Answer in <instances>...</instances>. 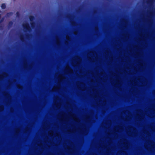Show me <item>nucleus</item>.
<instances>
[{
  "label": "nucleus",
  "mask_w": 155,
  "mask_h": 155,
  "mask_svg": "<svg viewBox=\"0 0 155 155\" xmlns=\"http://www.w3.org/2000/svg\"><path fill=\"white\" fill-rule=\"evenodd\" d=\"M58 89V87H54L53 89V91H54L57 90Z\"/></svg>",
  "instance_id": "39448f33"
},
{
  "label": "nucleus",
  "mask_w": 155,
  "mask_h": 155,
  "mask_svg": "<svg viewBox=\"0 0 155 155\" xmlns=\"http://www.w3.org/2000/svg\"><path fill=\"white\" fill-rule=\"evenodd\" d=\"M120 83V82H119V81L118 80H116V82H115V85L116 84H119Z\"/></svg>",
  "instance_id": "6e6552de"
},
{
  "label": "nucleus",
  "mask_w": 155,
  "mask_h": 155,
  "mask_svg": "<svg viewBox=\"0 0 155 155\" xmlns=\"http://www.w3.org/2000/svg\"><path fill=\"white\" fill-rule=\"evenodd\" d=\"M34 18V17L32 16H30L29 19H30V20L31 22L33 21Z\"/></svg>",
  "instance_id": "423d86ee"
},
{
  "label": "nucleus",
  "mask_w": 155,
  "mask_h": 155,
  "mask_svg": "<svg viewBox=\"0 0 155 155\" xmlns=\"http://www.w3.org/2000/svg\"><path fill=\"white\" fill-rule=\"evenodd\" d=\"M58 78L60 80V81H61L64 79L63 76L61 74H60L58 76Z\"/></svg>",
  "instance_id": "7ed1b4c3"
},
{
  "label": "nucleus",
  "mask_w": 155,
  "mask_h": 155,
  "mask_svg": "<svg viewBox=\"0 0 155 155\" xmlns=\"http://www.w3.org/2000/svg\"><path fill=\"white\" fill-rule=\"evenodd\" d=\"M65 70L67 72L69 73H71L72 72V69L68 66H66Z\"/></svg>",
  "instance_id": "f03ea898"
},
{
  "label": "nucleus",
  "mask_w": 155,
  "mask_h": 155,
  "mask_svg": "<svg viewBox=\"0 0 155 155\" xmlns=\"http://www.w3.org/2000/svg\"><path fill=\"white\" fill-rule=\"evenodd\" d=\"M48 134L51 137L53 135V132L52 131H49Z\"/></svg>",
  "instance_id": "20e7f679"
},
{
  "label": "nucleus",
  "mask_w": 155,
  "mask_h": 155,
  "mask_svg": "<svg viewBox=\"0 0 155 155\" xmlns=\"http://www.w3.org/2000/svg\"><path fill=\"white\" fill-rule=\"evenodd\" d=\"M1 29V28H0V29Z\"/></svg>",
  "instance_id": "9d476101"
},
{
  "label": "nucleus",
  "mask_w": 155,
  "mask_h": 155,
  "mask_svg": "<svg viewBox=\"0 0 155 155\" xmlns=\"http://www.w3.org/2000/svg\"><path fill=\"white\" fill-rule=\"evenodd\" d=\"M12 14V13H9L7 14L8 16L9 15Z\"/></svg>",
  "instance_id": "1a4fd4ad"
},
{
  "label": "nucleus",
  "mask_w": 155,
  "mask_h": 155,
  "mask_svg": "<svg viewBox=\"0 0 155 155\" xmlns=\"http://www.w3.org/2000/svg\"><path fill=\"white\" fill-rule=\"evenodd\" d=\"M23 26L24 29L25 30H28L30 29L29 25L28 23H24L23 25Z\"/></svg>",
  "instance_id": "f257e3e1"
},
{
  "label": "nucleus",
  "mask_w": 155,
  "mask_h": 155,
  "mask_svg": "<svg viewBox=\"0 0 155 155\" xmlns=\"http://www.w3.org/2000/svg\"><path fill=\"white\" fill-rule=\"evenodd\" d=\"M6 5L5 4H3L1 5V7L2 9H4L5 8Z\"/></svg>",
  "instance_id": "0eeeda50"
}]
</instances>
